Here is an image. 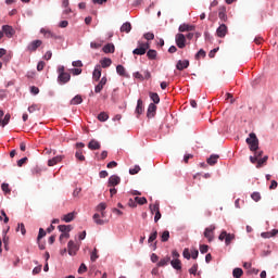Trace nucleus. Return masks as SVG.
I'll list each match as a JSON object with an SVG mask.
<instances>
[{
	"mask_svg": "<svg viewBox=\"0 0 278 278\" xmlns=\"http://www.w3.org/2000/svg\"><path fill=\"white\" fill-rule=\"evenodd\" d=\"M155 112H157V105H155V103H150L147 112L148 118H153V116H155Z\"/></svg>",
	"mask_w": 278,
	"mask_h": 278,
	"instance_id": "nucleus-13",
	"label": "nucleus"
},
{
	"mask_svg": "<svg viewBox=\"0 0 278 278\" xmlns=\"http://www.w3.org/2000/svg\"><path fill=\"white\" fill-rule=\"evenodd\" d=\"M140 173V167L138 165H135L134 168L129 169V175H138Z\"/></svg>",
	"mask_w": 278,
	"mask_h": 278,
	"instance_id": "nucleus-48",
	"label": "nucleus"
},
{
	"mask_svg": "<svg viewBox=\"0 0 278 278\" xmlns=\"http://www.w3.org/2000/svg\"><path fill=\"white\" fill-rule=\"evenodd\" d=\"M218 38H225L227 36V25L222 24L216 30Z\"/></svg>",
	"mask_w": 278,
	"mask_h": 278,
	"instance_id": "nucleus-15",
	"label": "nucleus"
},
{
	"mask_svg": "<svg viewBox=\"0 0 278 278\" xmlns=\"http://www.w3.org/2000/svg\"><path fill=\"white\" fill-rule=\"evenodd\" d=\"M121 31L125 34H129V31H131V23L129 22L124 23L121 27Z\"/></svg>",
	"mask_w": 278,
	"mask_h": 278,
	"instance_id": "nucleus-26",
	"label": "nucleus"
},
{
	"mask_svg": "<svg viewBox=\"0 0 278 278\" xmlns=\"http://www.w3.org/2000/svg\"><path fill=\"white\" fill-rule=\"evenodd\" d=\"M72 66H74L75 68H81V66H84V63H81V61H74L72 63Z\"/></svg>",
	"mask_w": 278,
	"mask_h": 278,
	"instance_id": "nucleus-58",
	"label": "nucleus"
},
{
	"mask_svg": "<svg viewBox=\"0 0 278 278\" xmlns=\"http://www.w3.org/2000/svg\"><path fill=\"white\" fill-rule=\"evenodd\" d=\"M108 118H110V115H108V113H105V112H101L98 115V121H100L101 123H105V121H108Z\"/></svg>",
	"mask_w": 278,
	"mask_h": 278,
	"instance_id": "nucleus-37",
	"label": "nucleus"
},
{
	"mask_svg": "<svg viewBox=\"0 0 278 278\" xmlns=\"http://www.w3.org/2000/svg\"><path fill=\"white\" fill-rule=\"evenodd\" d=\"M182 256H184L186 260H190V257H191L190 250L185 249L184 252H182Z\"/></svg>",
	"mask_w": 278,
	"mask_h": 278,
	"instance_id": "nucleus-57",
	"label": "nucleus"
},
{
	"mask_svg": "<svg viewBox=\"0 0 278 278\" xmlns=\"http://www.w3.org/2000/svg\"><path fill=\"white\" fill-rule=\"evenodd\" d=\"M218 239L220 241L225 240L226 247H229V244H231V242H233V240H236V235L229 233L226 230H224L220 232Z\"/></svg>",
	"mask_w": 278,
	"mask_h": 278,
	"instance_id": "nucleus-2",
	"label": "nucleus"
},
{
	"mask_svg": "<svg viewBox=\"0 0 278 278\" xmlns=\"http://www.w3.org/2000/svg\"><path fill=\"white\" fill-rule=\"evenodd\" d=\"M175 40L178 49L186 48V36L184 34H177Z\"/></svg>",
	"mask_w": 278,
	"mask_h": 278,
	"instance_id": "nucleus-5",
	"label": "nucleus"
},
{
	"mask_svg": "<svg viewBox=\"0 0 278 278\" xmlns=\"http://www.w3.org/2000/svg\"><path fill=\"white\" fill-rule=\"evenodd\" d=\"M116 73H117V75H121V77H127V72L125 70V66H123V65L116 66Z\"/></svg>",
	"mask_w": 278,
	"mask_h": 278,
	"instance_id": "nucleus-28",
	"label": "nucleus"
},
{
	"mask_svg": "<svg viewBox=\"0 0 278 278\" xmlns=\"http://www.w3.org/2000/svg\"><path fill=\"white\" fill-rule=\"evenodd\" d=\"M40 33L45 35L46 38H58L51 30H47L45 28L40 29Z\"/></svg>",
	"mask_w": 278,
	"mask_h": 278,
	"instance_id": "nucleus-32",
	"label": "nucleus"
},
{
	"mask_svg": "<svg viewBox=\"0 0 278 278\" xmlns=\"http://www.w3.org/2000/svg\"><path fill=\"white\" fill-rule=\"evenodd\" d=\"M155 240H157V230H154V231L150 235V237H149V239H148V242H149V244H151V242H155Z\"/></svg>",
	"mask_w": 278,
	"mask_h": 278,
	"instance_id": "nucleus-44",
	"label": "nucleus"
},
{
	"mask_svg": "<svg viewBox=\"0 0 278 278\" xmlns=\"http://www.w3.org/2000/svg\"><path fill=\"white\" fill-rule=\"evenodd\" d=\"M114 51H115L114 43H108L103 47L104 53H114Z\"/></svg>",
	"mask_w": 278,
	"mask_h": 278,
	"instance_id": "nucleus-31",
	"label": "nucleus"
},
{
	"mask_svg": "<svg viewBox=\"0 0 278 278\" xmlns=\"http://www.w3.org/2000/svg\"><path fill=\"white\" fill-rule=\"evenodd\" d=\"M88 149H90V151H99L101 143L93 139L88 143Z\"/></svg>",
	"mask_w": 278,
	"mask_h": 278,
	"instance_id": "nucleus-17",
	"label": "nucleus"
},
{
	"mask_svg": "<svg viewBox=\"0 0 278 278\" xmlns=\"http://www.w3.org/2000/svg\"><path fill=\"white\" fill-rule=\"evenodd\" d=\"M2 34H4L7 36V38H12L14 36V34H16V31L14 30V28L10 25H4L2 26Z\"/></svg>",
	"mask_w": 278,
	"mask_h": 278,
	"instance_id": "nucleus-8",
	"label": "nucleus"
},
{
	"mask_svg": "<svg viewBox=\"0 0 278 278\" xmlns=\"http://www.w3.org/2000/svg\"><path fill=\"white\" fill-rule=\"evenodd\" d=\"M105 84H108V77H102L99 81V84L94 87V92L97 94H99V92H101V90H103V88L105 87Z\"/></svg>",
	"mask_w": 278,
	"mask_h": 278,
	"instance_id": "nucleus-11",
	"label": "nucleus"
},
{
	"mask_svg": "<svg viewBox=\"0 0 278 278\" xmlns=\"http://www.w3.org/2000/svg\"><path fill=\"white\" fill-rule=\"evenodd\" d=\"M62 220H64V223H72V220H75V212L64 215Z\"/></svg>",
	"mask_w": 278,
	"mask_h": 278,
	"instance_id": "nucleus-27",
	"label": "nucleus"
},
{
	"mask_svg": "<svg viewBox=\"0 0 278 278\" xmlns=\"http://www.w3.org/2000/svg\"><path fill=\"white\" fill-rule=\"evenodd\" d=\"M64 238H65L66 240H68V239L71 238V233H68V232H62L61 236H60V238H59L60 242H62V240H64Z\"/></svg>",
	"mask_w": 278,
	"mask_h": 278,
	"instance_id": "nucleus-53",
	"label": "nucleus"
},
{
	"mask_svg": "<svg viewBox=\"0 0 278 278\" xmlns=\"http://www.w3.org/2000/svg\"><path fill=\"white\" fill-rule=\"evenodd\" d=\"M108 207V205L105 203H100L98 206H97V210L98 212H105V208Z\"/></svg>",
	"mask_w": 278,
	"mask_h": 278,
	"instance_id": "nucleus-55",
	"label": "nucleus"
},
{
	"mask_svg": "<svg viewBox=\"0 0 278 278\" xmlns=\"http://www.w3.org/2000/svg\"><path fill=\"white\" fill-rule=\"evenodd\" d=\"M84 102L81 96L77 94L71 100V105H79Z\"/></svg>",
	"mask_w": 278,
	"mask_h": 278,
	"instance_id": "nucleus-25",
	"label": "nucleus"
},
{
	"mask_svg": "<svg viewBox=\"0 0 278 278\" xmlns=\"http://www.w3.org/2000/svg\"><path fill=\"white\" fill-rule=\"evenodd\" d=\"M197 270H199V264H193L192 267L189 269L190 275H197Z\"/></svg>",
	"mask_w": 278,
	"mask_h": 278,
	"instance_id": "nucleus-50",
	"label": "nucleus"
},
{
	"mask_svg": "<svg viewBox=\"0 0 278 278\" xmlns=\"http://www.w3.org/2000/svg\"><path fill=\"white\" fill-rule=\"evenodd\" d=\"M1 190L4 192V194H10V192H12V189H10V185L8 182H3L1 185Z\"/></svg>",
	"mask_w": 278,
	"mask_h": 278,
	"instance_id": "nucleus-38",
	"label": "nucleus"
},
{
	"mask_svg": "<svg viewBox=\"0 0 278 278\" xmlns=\"http://www.w3.org/2000/svg\"><path fill=\"white\" fill-rule=\"evenodd\" d=\"M135 201H136V203H138L139 205H146V203H147V198H144V197H142V198L136 197V198H135Z\"/></svg>",
	"mask_w": 278,
	"mask_h": 278,
	"instance_id": "nucleus-45",
	"label": "nucleus"
},
{
	"mask_svg": "<svg viewBox=\"0 0 278 278\" xmlns=\"http://www.w3.org/2000/svg\"><path fill=\"white\" fill-rule=\"evenodd\" d=\"M214 229H216V226H210L205 228L204 237L208 239V242H212V240H214Z\"/></svg>",
	"mask_w": 278,
	"mask_h": 278,
	"instance_id": "nucleus-9",
	"label": "nucleus"
},
{
	"mask_svg": "<svg viewBox=\"0 0 278 278\" xmlns=\"http://www.w3.org/2000/svg\"><path fill=\"white\" fill-rule=\"evenodd\" d=\"M188 66H190V61L188 60H179L176 64L177 71H184L185 68H188Z\"/></svg>",
	"mask_w": 278,
	"mask_h": 278,
	"instance_id": "nucleus-16",
	"label": "nucleus"
},
{
	"mask_svg": "<svg viewBox=\"0 0 278 278\" xmlns=\"http://www.w3.org/2000/svg\"><path fill=\"white\" fill-rule=\"evenodd\" d=\"M90 260L91 262H97V260H99V254H98V251L97 249H94L91 253V256H90Z\"/></svg>",
	"mask_w": 278,
	"mask_h": 278,
	"instance_id": "nucleus-49",
	"label": "nucleus"
},
{
	"mask_svg": "<svg viewBox=\"0 0 278 278\" xmlns=\"http://www.w3.org/2000/svg\"><path fill=\"white\" fill-rule=\"evenodd\" d=\"M218 17L220 18V21H224V23H226V21H227V8H225V7L219 8Z\"/></svg>",
	"mask_w": 278,
	"mask_h": 278,
	"instance_id": "nucleus-19",
	"label": "nucleus"
},
{
	"mask_svg": "<svg viewBox=\"0 0 278 278\" xmlns=\"http://www.w3.org/2000/svg\"><path fill=\"white\" fill-rule=\"evenodd\" d=\"M101 65H96L93 73H92V79L93 81H99L101 79Z\"/></svg>",
	"mask_w": 278,
	"mask_h": 278,
	"instance_id": "nucleus-14",
	"label": "nucleus"
},
{
	"mask_svg": "<svg viewBox=\"0 0 278 278\" xmlns=\"http://www.w3.org/2000/svg\"><path fill=\"white\" fill-rule=\"evenodd\" d=\"M149 97L151 99V101H153L154 105L160 103V94H157L156 92H149Z\"/></svg>",
	"mask_w": 278,
	"mask_h": 278,
	"instance_id": "nucleus-29",
	"label": "nucleus"
},
{
	"mask_svg": "<svg viewBox=\"0 0 278 278\" xmlns=\"http://www.w3.org/2000/svg\"><path fill=\"white\" fill-rule=\"evenodd\" d=\"M136 114L137 116H140V114H142L144 112V104L142 102V99H139L137 101V108H136Z\"/></svg>",
	"mask_w": 278,
	"mask_h": 278,
	"instance_id": "nucleus-18",
	"label": "nucleus"
},
{
	"mask_svg": "<svg viewBox=\"0 0 278 278\" xmlns=\"http://www.w3.org/2000/svg\"><path fill=\"white\" fill-rule=\"evenodd\" d=\"M151 45L149 42H138V48L132 51L134 55H144L147 50L150 49Z\"/></svg>",
	"mask_w": 278,
	"mask_h": 278,
	"instance_id": "nucleus-3",
	"label": "nucleus"
},
{
	"mask_svg": "<svg viewBox=\"0 0 278 278\" xmlns=\"http://www.w3.org/2000/svg\"><path fill=\"white\" fill-rule=\"evenodd\" d=\"M266 162H268V156H264L263 159H258L256 168H262V166H264V164H266Z\"/></svg>",
	"mask_w": 278,
	"mask_h": 278,
	"instance_id": "nucleus-42",
	"label": "nucleus"
},
{
	"mask_svg": "<svg viewBox=\"0 0 278 278\" xmlns=\"http://www.w3.org/2000/svg\"><path fill=\"white\" fill-rule=\"evenodd\" d=\"M118 184H121V177H118L117 175L110 176L108 181L109 188H115V186H118Z\"/></svg>",
	"mask_w": 278,
	"mask_h": 278,
	"instance_id": "nucleus-6",
	"label": "nucleus"
},
{
	"mask_svg": "<svg viewBox=\"0 0 278 278\" xmlns=\"http://www.w3.org/2000/svg\"><path fill=\"white\" fill-rule=\"evenodd\" d=\"M45 236H47V231H45L42 228H40L38 237H37V242H40V240H42V238H45Z\"/></svg>",
	"mask_w": 278,
	"mask_h": 278,
	"instance_id": "nucleus-47",
	"label": "nucleus"
},
{
	"mask_svg": "<svg viewBox=\"0 0 278 278\" xmlns=\"http://www.w3.org/2000/svg\"><path fill=\"white\" fill-rule=\"evenodd\" d=\"M206 53L205 50L201 49L197 54H195V60H199L200 58H205Z\"/></svg>",
	"mask_w": 278,
	"mask_h": 278,
	"instance_id": "nucleus-52",
	"label": "nucleus"
},
{
	"mask_svg": "<svg viewBox=\"0 0 278 278\" xmlns=\"http://www.w3.org/2000/svg\"><path fill=\"white\" fill-rule=\"evenodd\" d=\"M208 249H210V247L202 244V245H200V253L205 254V253H207Z\"/></svg>",
	"mask_w": 278,
	"mask_h": 278,
	"instance_id": "nucleus-56",
	"label": "nucleus"
},
{
	"mask_svg": "<svg viewBox=\"0 0 278 278\" xmlns=\"http://www.w3.org/2000/svg\"><path fill=\"white\" fill-rule=\"evenodd\" d=\"M247 144L250 147V151H257L260 149V139H257V136L255 132H251L250 137L245 140Z\"/></svg>",
	"mask_w": 278,
	"mask_h": 278,
	"instance_id": "nucleus-1",
	"label": "nucleus"
},
{
	"mask_svg": "<svg viewBox=\"0 0 278 278\" xmlns=\"http://www.w3.org/2000/svg\"><path fill=\"white\" fill-rule=\"evenodd\" d=\"M170 265L175 270H181V261L179 258L172 260Z\"/></svg>",
	"mask_w": 278,
	"mask_h": 278,
	"instance_id": "nucleus-21",
	"label": "nucleus"
},
{
	"mask_svg": "<svg viewBox=\"0 0 278 278\" xmlns=\"http://www.w3.org/2000/svg\"><path fill=\"white\" fill-rule=\"evenodd\" d=\"M178 31H194V26L190 25V24H182L179 26Z\"/></svg>",
	"mask_w": 278,
	"mask_h": 278,
	"instance_id": "nucleus-20",
	"label": "nucleus"
},
{
	"mask_svg": "<svg viewBox=\"0 0 278 278\" xmlns=\"http://www.w3.org/2000/svg\"><path fill=\"white\" fill-rule=\"evenodd\" d=\"M58 229H59V231H61L62 233H66V232H68V231H71V225H59L58 226Z\"/></svg>",
	"mask_w": 278,
	"mask_h": 278,
	"instance_id": "nucleus-34",
	"label": "nucleus"
},
{
	"mask_svg": "<svg viewBox=\"0 0 278 278\" xmlns=\"http://www.w3.org/2000/svg\"><path fill=\"white\" fill-rule=\"evenodd\" d=\"M116 166H118V163H116L115 161H112L108 163L106 168H116Z\"/></svg>",
	"mask_w": 278,
	"mask_h": 278,
	"instance_id": "nucleus-60",
	"label": "nucleus"
},
{
	"mask_svg": "<svg viewBox=\"0 0 278 278\" xmlns=\"http://www.w3.org/2000/svg\"><path fill=\"white\" fill-rule=\"evenodd\" d=\"M59 84H68L71 81V74L65 72L64 74H59L58 76Z\"/></svg>",
	"mask_w": 278,
	"mask_h": 278,
	"instance_id": "nucleus-10",
	"label": "nucleus"
},
{
	"mask_svg": "<svg viewBox=\"0 0 278 278\" xmlns=\"http://www.w3.org/2000/svg\"><path fill=\"white\" fill-rule=\"evenodd\" d=\"M147 56H148L149 60H155L157 58V51L149 50L147 52Z\"/></svg>",
	"mask_w": 278,
	"mask_h": 278,
	"instance_id": "nucleus-40",
	"label": "nucleus"
},
{
	"mask_svg": "<svg viewBox=\"0 0 278 278\" xmlns=\"http://www.w3.org/2000/svg\"><path fill=\"white\" fill-rule=\"evenodd\" d=\"M31 94H38L40 92V89L36 86L30 87Z\"/></svg>",
	"mask_w": 278,
	"mask_h": 278,
	"instance_id": "nucleus-61",
	"label": "nucleus"
},
{
	"mask_svg": "<svg viewBox=\"0 0 278 278\" xmlns=\"http://www.w3.org/2000/svg\"><path fill=\"white\" fill-rule=\"evenodd\" d=\"M143 37L146 38V40H153L155 38V35L153 33H146Z\"/></svg>",
	"mask_w": 278,
	"mask_h": 278,
	"instance_id": "nucleus-54",
	"label": "nucleus"
},
{
	"mask_svg": "<svg viewBox=\"0 0 278 278\" xmlns=\"http://www.w3.org/2000/svg\"><path fill=\"white\" fill-rule=\"evenodd\" d=\"M75 157L78 159L79 162L86 161V156H84V153L81 152V150L76 151Z\"/></svg>",
	"mask_w": 278,
	"mask_h": 278,
	"instance_id": "nucleus-43",
	"label": "nucleus"
},
{
	"mask_svg": "<svg viewBox=\"0 0 278 278\" xmlns=\"http://www.w3.org/2000/svg\"><path fill=\"white\" fill-rule=\"evenodd\" d=\"M93 220L97 225H105V220L101 219V215H99V213L93 215Z\"/></svg>",
	"mask_w": 278,
	"mask_h": 278,
	"instance_id": "nucleus-33",
	"label": "nucleus"
},
{
	"mask_svg": "<svg viewBox=\"0 0 278 278\" xmlns=\"http://www.w3.org/2000/svg\"><path fill=\"white\" fill-rule=\"evenodd\" d=\"M150 212H151V214H155V212H160V202L150 204Z\"/></svg>",
	"mask_w": 278,
	"mask_h": 278,
	"instance_id": "nucleus-36",
	"label": "nucleus"
},
{
	"mask_svg": "<svg viewBox=\"0 0 278 278\" xmlns=\"http://www.w3.org/2000/svg\"><path fill=\"white\" fill-rule=\"evenodd\" d=\"M67 249H68V255H77V251H79V248L77 244H75V241L71 240L67 243Z\"/></svg>",
	"mask_w": 278,
	"mask_h": 278,
	"instance_id": "nucleus-7",
	"label": "nucleus"
},
{
	"mask_svg": "<svg viewBox=\"0 0 278 278\" xmlns=\"http://www.w3.org/2000/svg\"><path fill=\"white\" fill-rule=\"evenodd\" d=\"M251 199L257 203V201H261L262 195L260 194V192H253L251 194Z\"/></svg>",
	"mask_w": 278,
	"mask_h": 278,
	"instance_id": "nucleus-46",
	"label": "nucleus"
},
{
	"mask_svg": "<svg viewBox=\"0 0 278 278\" xmlns=\"http://www.w3.org/2000/svg\"><path fill=\"white\" fill-rule=\"evenodd\" d=\"M88 270V267L86 266V264H81L78 268V274L79 275H84V273H86Z\"/></svg>",
	"mask_w": 278,
	"mask_h": 278,
	"instance_id": "nucleus-51",
	"label": "nucleus"
},
{
	"mask_svg": "<svg viewBox=\"0 0 278 278\" xmlns=\"http://www.w3.org/2000/svg\"><path fill=\"white\" fill-rule=\"evenodd\" d=\"M169 238H170V232L168 230H165L161 235V242H168Z\"/></svg>",
	"mask_w": 278,
	"mask_h": 278,
	"instance_id": "nucleus-35",
	"label": "nucleus"
},
{
	"mask_svg": "<svg viewBox=\"0 0 278 278\" xmlns=\"http://www.w3.org/2000/svg\"><path fill=\"white\" fill-rule=\"evenodd\" d=\"M42 270V265H39L33 269V275H39Z\"/></svg>",
	"mask_w": 278,
	"mask_h": 278,
	"instance_id": "nucleus-59",
	"label": "nucleus"
},
{
	"mask_svg": "<svg viewBox=\"0 0 278 278\" xmlns=\"http://www.w3.org/2000/svg\"><path fill=\"white\" fill-rule=\"evenodd\" d=\"M243 273L244 271L242 270V268H235L233 271H232V276L235 278H241Z\"/></svg>",
	"mask_w": 278,
	"mask_h": 278,
	"instance_id": "nucleus-39",
	"label": "nucleus"
},
{
	"mask_svg": "<svg viewBox=\"0 0 278 278\" xmlns=\"http://www.w3.org/2000/svg\"><path fill=\"white\" fill-rule=\"evenodd\" d=\"M220 156L218 155V154H213V155H211L207 160H206V162H207V164H210V166H214V164H216L217 162H218V159H219Z\"/></svg>",
	"mask_w": 278,
	"mask_h": 278,
	"instance_id": "nucleus-23",
	"label": "nucleus"
},
{
	"mask_svg": "<svg viewBox=\"0 0 278 278\" xmlns=\"http://www.w3.org/2000/svg\"><path fill=\"white\" fill-rule=\"evenodd\" d=\"M100 64L102 68H109V66H112V59L104 58L100 61Z\"/></svg>",
	"mask_w": 278,
	"mask_h": 278,
	"instance_id": "nucleus-24",
	"label": "nucleus"
},
{
	"mask_svg": "<svg viewBox=\"0 0 278 278\" xmlns=\"http://www.w3.org/2000/svg\"><path fill=\"white\" fill-rule=\"evenodd\" d=\"M45 70V62L43 61H40L38 64H37V71H43Z\"/></svg>",
	"mask_w": 278,
	"mask_h": 278,
	"instance_id": "nucleus-63",
	"label": "nucleus"
},
{
	"mask_svg": "<svg viewBox=\"0 0 278 278\" xmlns=\"http://www.w3.org/2000/svg\"><path fill=\"white\" fill-rule=\"evenodd\" d=\"M42 45V40H34L31 41L28 47L27 50L30 51V53H33L34 51H36L38 49V47H40Z\"/></svg>",
	"mask_w": 278,
	"mask_h": 278,
	"instance_id": "nucleus-12",
	"label": "nucleus"
},
{
	"mask_svg": "<svg viewBox=\"0 0 278 278\" xmlns=\"http://www.w3.org/2000/svg\"><path fill=\"white\" fill-rule=\"evenodd\" d=\"M59 27H61L62 29L68 27V21H61Z\"/></svg>",
	"mask_w": 278,
	"mask_h": 278,
	"instance_id": "nucleus-62",
	"label": "nucleus"
},
{
	"mask_svg": "<svg viewBox=\"0 0 278 278\" xmlns=\"http://www.w3.org/2000/svg\"><path fill=\"white\" fill-rule=\"evenodd\" d=\"M62 162V155L54 156L48 161V166H55V164H60Z\"/></svg>",
	"mask_w": 278,
	"mask_h": 278,
	"instance_id": "nucleus-22",
	"label": "nucleus"
},
{
	"mask_svg": "<svg viewBox=\"0 0 278 278\" xmlns=\"http://www.w3.org/2000/svg\"><path fill=\"white\" fill-rule=\"evenodd\" d=\"M4 114L5 113L3 112V110H0V127H5V125L10 123V118H12V115H10V113H7L5 115Z\"/></svg>",
	"mask_w": 278,
	"mask_h": 278,
	"instance_id": "nucleus-4",
	"label": "nucleus"
},
{
	"mask_svg": "<svg viewBox=\"0 0 278 278\" xmlns=\"http://www.w3.org/2000/svg\"><path fill=\"white\" fill-rule=\"evenodd\" d=\"M15 231H21L22 236H25V233H27V230L25 229V224H18Z\"/></svg>",
	"mask_w": 278,
	"mask_h": 278,
	"instance_id": "nucleus-41",
	"label": "nucleus"
},
{
	"mask_svg": "<svg viewBox=\"0 0 278 278\" xmlns=\"http://www.w3.org/2000/svg\"><path fill=\"white\" fill-rule=\"evenodd\" d=\"M277 186H278L277 180H271L269 190H276Z\"/></svg>",
	"mask_w": 278,
	"mask_h": 278,
	"instance_id": "nucleus-64",
	"label": "nucleus"
},
{
	"mask_svg": "<svg viewBox=\"0 0 278 278\" xmlns=\"http://www.w3.org/2000/svg\"><path fill=\"white\" fill-rule=\"evenodd\" d=\"M170 262V256H165L164 258H162L159 263L157 266L159 268H162L164 266H168V263Z\"/></svg>",
	"mask_w": 278,
	"mask_h": 278,
	"instance_id": "nucleus-30",
	"label": "nucleus"
}]
</instances>
